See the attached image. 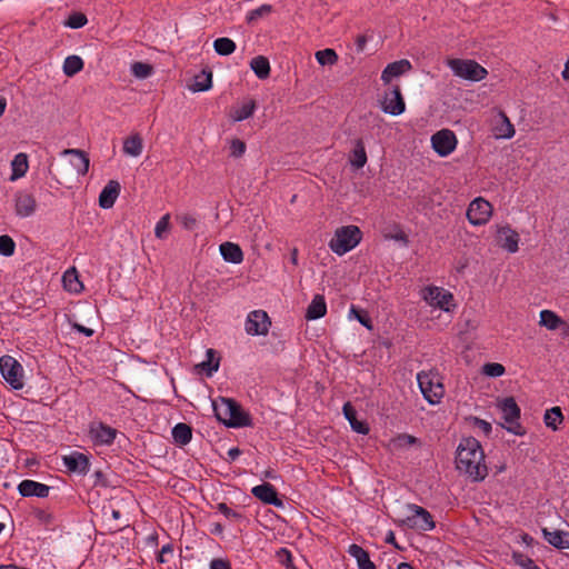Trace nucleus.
Wrapping results in <instances>:
<instances>
[{
	"label": "nucleus",
	"mask_w": 569,
	"mask_h": 569,
	"mask_svg": "<svg viewBox=\"0 0 569 569\" xmlns=\"http://www.w3.org/2000/svg\"><path fill=\"white\" fill-rule=\"evenodd\" d=\"M62 463L71 473L86 476L90 470L89 457L79 451L62 456Z\"/></svg>",
	"instance_id": "2eb2a0df"
},
{
	"label": "nucleus",
	"mask_w": 569,
	"mask_h": 569,
	"mask_svg": "<svg viewBox=\"0 0 569 569\" xmlns=\"http://www.w3.org/2000/svg\"><path fill=\"white\" fill-rule=\"evenodd\" d=\"M212 87V73L202 71L196 76L193 83L190 86V90L193 92L207 91Z\"/></svg>",
	"instance_id": "e433bc0d"
},
{
	"label": "nucleus",
	"mask_w": 569,
	"mask_h": 569,
	"mask_svg": "<svg viewBox=\"0 0 569 569\" xmlns=\"http://www.w3.org/2000/svg\"><path fill=\"white\" fill-rule=\"evenodd\" d=\"M142 148V140L138 134L127 138L123 142V152L131 157H139Z\"/></svg>",
	"instance_id": "c9c22d12"
},
{
	"label": "nucleus",
	"mask_w": 569,
	"mask_h": 569,
	"mask_svg": "<svg viewBox=\"0 0 569 569\" xmlns=\"http://www.w3.org/2000/svg\"><path fill=\"white\" fill-rule=\"evenodd\" d=\"M214 51L220 56H229L234 52L236 43L230 38H218L213 41Z\"/></svg>",
	"instance_id": "58836bf2"
},
{
	"label": "nucleus",
	"mask_w": 569,
	"mask_h": 569,
	"mask_svg": "<svg viewBox=\"0 0 569 569\" xmlns=\"http://www.w3.org/2000/svg\"><path fill=\"white\" fill-rule=\"evenodd\" d=\"M88 22L87 17L81 12L71 13L64 21V26L70 29H79L86 26Z\"/></svg>",
	"instance_id": "c03bdc74"
},
{
	"label": "nucleus",
	"mask_w": 569,
	"mask_h": 569,
	"mask_svg": "<svg viewBox=\"0 0 569 569\" xmlns=\"http://www.w3.org/2000/svg\"><path fill=\"white\" fill-rule=\"evenodd\" d=\"M271 322L269 316L263 310H253L248 313L244 330L250 336H264L269 331Z\"/></svg>",
	"instance_id": "4468645a"
},
{
	"label": "nucleus",
	"mask_w": 569,
	"mask_h": 569,
	"mask_svg": "<svg viewBox=\"0 0 569 569\" xmlns=\"http://www.w3.org/2000/svg\"><path fill=\"white\" fill-rule=\"evenodd\" d=\"M220 254L223 260L230 263L239 264L243 261V252L241 248L233 242H223L219 247Z\"/></svg>",
	"instance_id": "5701e85b"
},
{
	"label": "nucleus",
	"mask_w": 569,
	"mask_h": 569,
	"mask_svg": "<svg viewBox=\"0 0 569 569\" xmlns=\"http://www.w3.org/2000/svg\"><path fill=\"white\" fill-rule=\"evenodd\" d=\"M209 569H231V565L227 559L214 558L210 561Z\"/></svg>",
	"instance_id": "6e6d98bb"
},
{
	"label": "nucleus",
	"mask_w": 569,
	"mask_h": 569,
	"mask_svg": "<svg viewBox=\"0 0 569 569\" xmlns=\"http://www.w3.org/2000/svg\"><path fill=\"white\" fill-rule=\"evenodd\" d=\"M228 457L231 461H234L241 453L240 449L238 447H232L228 450Z\"/></svg>",
	"instance_id": "bf43d9fd"
},
{
	"label": "nucleus",
	"mask_w": 569,
	"mask_h": 569,
	"mask_svg": "<svg viewBox=\"0 0 569 569\" xmlns=\"http://www.w3.org/2000/svg\"><path fill=\"white\" fill-rule=\"evenodd\" d=\"M63 286L69 292H80L82 283L78 279V274L74 268L67 270L62 277Z\"/></svg>",
	"instance_id": "4c0bfd02"
},
{
	"label": "nucleus",
	"mask_w": 569,
	"mask_h": 569,
	"mask_svg": "<svg viewBox=\"0 0 569 569\" xmlns=\"http://www.w3.org/2000/svg\"><path fill=\"white\" fill-rule=\"evenodd\" d=\"M213 411L217 419L229 428L251 426L250 416L233 399L221 398L219 401H214Z\"/></svg>",
	"instance_id": "f03ea898"
},
{
	"label": "nucleus",
	"mask_w": 569,
	"mask_h": 569,
	"mask_svg": "<svg viewBox=\"0 0 569 569\" xmlns=\"http://www.w3.org/2000/svg\"><path fill=\"white\" fill-rule=\"evenodd\" d=\"M327 313V303L322 295H316L306 311L307 320H317Z\"/></svg>",
	"instance_id": "b1692460"
},
{
	"label": "nucleus",
	"mask_w": 569,
	"mask_h": 569,
	"mask_svg": "<svg viewBox=\"0 0 569 569\" xmlns=\"http://www.w3.org/2000/svg\"><path fill=\"white\" fill-rule=\"evenodd\" d=\"M16 213L20 218L31 217L37 209V201L31 193L18 192L14 199Z\"/></svg>",
	"instance_id": "6ab92c4d"
},
{
	"label": "nucleus",
	"mask_w": 569,
	"mask_h": 569,
	"mask_svg": "<svg viewBox=\"0 0 569 569\" xmlns=\"http://www.w3.org/2000/svg\"><path fill=\"white\" fill-rule=\"evenodd\" d=\"M207 366H208V373L209 375H211L212 372L217 371L218 368H219V363L218 362H216L213 365H211L210 361L201 363V367H203V368L207 367Z\"/></svg>",
	"instance_id": "052dcab7"
},
{
	"label": "nucleus",
	"mask_w": 569,
	"mask_h": 569,
	"mask_svg": "<svg viewBox=\"0 0 569 569\" xmlns=\"http://www.w3.org/2000/svg\"><path fill=\"white\" fill-rule=\"evenodd\" d=\"M348 553L356 559L359 569H376L375 563L370 560L369 553L359 545H350Z\"/></svg>",
	"instance_id": "a878e982"
},
{
	"label": "nucleus",
	"mask_w": 569,
	"mask_h": 569,
	"mask_svg": "<svg viewBox=\"0 0 569 569\" xmlns=\"http://www.w3.org/2000/svg\"><path fill=\"white\" fill-rule=\"evenodd\" d=\"M366 41H367V40H366V38H365V37H359V38L357 39V47H358V50H359V51H362V50H363V48H365V46H366Z\"/></svg>",
	"instance_id": "0e129e2a"
},
{
	"label": "nucleus",
	"mask_w": 569,
	"mask_h": 569,
	"mask_svg": "<svg viewBox=\"0 0 569 569\" xmlns=\"http://www.w3.org/2000/svg\"><path fill=\"white\" fill-rule=\"evenodd\" d=\"M562 420L563 416L559 407L547 410L543 417L545 425L552 430H557Z\"/></svg>",
	"instance_id": "ea45409f"
},
{
	"label": "nucleus",
	"mask_w": 569,
	"mask_h": 569,
	"mask_svg": "<svg viewBox=\"0 0 569 569\" xmlns=\"http://www.w3.org/2000/svg\"><path fill=\"white\" fill-rule=\"evenodd\" d=\"M349 318H355L367 329H372L371 320L368 315L359 311L355 306H351L349 310Z\"/></svg>",
	"instance_id": "8fccbe9b"
},
{
	"label": "nucleus",
	"mask_w": 569,
	"mask_h": 569,
	"mask_svg": "<svg viewBox=\"0 0 569 569\" xmlns=\"http://www.w3.org/2000/svg\"><path fill=\"white\" fill-rule=\"evenodd\" d=\"M78 330H79V331H81V332H83L87 337H90V336H92V333H93V330H92V329L86 328V327H83V326H79V327H78Z\"/></svg>",
	"instance_id": "69168bd1"
},
{
	"label": "nucleus",
	"mask_w": 569,
	"mask_h": 569,
	"mask_svg": "<svg viewBox=\"0 0 569 569\" xmlns=\"http://www.w3.org/2000/svg\"><path fill=\"white\" fill-rule=\"evenodd\" d=\"M14 241L9 236H0V254L10 257L14 252Z\"/></svg>",
	"instance_id": "de8ad7c7"
},
{
	"label": "nucleus",
	"mask_w": 569,
	"mask_h": 569,
	"mask_svg": "<svg viewBox=\"0 0 569 569\" xmlns=\"http://www.w3.org/2000/svg\"><path fill=\"white\" fill-rule=\"evenodd\" d=\"M88 433L94 446L108 447L113 443L117 430L101 421H93L89 425Z\"/></svg>",
	"instance_id": "ddd939ff"
},
{
	"label": "nucleus",
	"mask_w": 569,
	"mask_h": 569,
	"mask_svg": "<svg viewBox=\"0 0 569 569\" xmlns=\"http://www.w3.org/2000/svg\"><path fill=\"white\" fill-rule=\"evenodd\" d=\"M382 110L391 116H400L406 110V103L399 87H393L385 96Z\"/></svg>",
	"instance_id": "f3484780"
},
{
	"label": "nucleus",
	"mask_w": 569,
	"mask_h": 569,
	"mask_svg": "<svg viewBox=\"0 0 569 569\" xmlns=\"http://www.w3.org/2000/svg\"><path fill=\"white\" fill-rule=\"evenodd\" d=\"M419 389L430 405H438L445 396L442 379L437 371H420L417 373Z\"/></svg>",
	"instance_id": "7ed1b4c3"
},
{
	"label": "nucleus",
	"mask_w": 569,
	"mask_h": 569,
	"mask_svg": "<svg viewBox=\"0 0 569 569\" xmlns=\"http://www.w3.org/2000/svg\"><path fill=\"white\" fill-rule=\"evenodd\" d=\"M349 161L350 164L356 169H361L367 163V153L365 144L361 140H357Z\"/></svg>",
	"instance_id": "473e14b6"
},
{
	"label": "nucleus",
	"mask_w": 569,
	"mask_h": 569,
	"mask_svg": "<svg viewBox=\"0 0 569 569\" xmlns=\"http://www.w3.org/2000/svg\"><path fill=\"white\" fill-rule=\"evenodd\" d=\"M470 421L472 423V426L475 428H477L478 430H480L485 436H489L491 430H492V427H491V423L483 420V419H480L478 417H471L470 418Z\"/></svg>",
	"instance_id": "603ef678"
},
{
	"label": "nucleus",
	"mask_w": 569,
	"mask_h": 569,
	"mask_svg": "<svg viewBox=\"0 0 569 569\" xmlns=\"http://www.w3.org/2000/svg\"><path fill=\"white\" fill-rule=\"evenodd\" d=\"M397 569H413L411 565L407 562H401Z\"/></svg>",
	"instance_id": "774afa93"
},
{
	"label": "nucleus",
	"mask_w": 569,
	"mask_h": 569,
	"mask_svg": "<svg viewBox=\"0 0 569 569\" xmlns=\"http://www.w3.org/2000/svg\"><path fill=\"white\" fill-rule=\"evenodd\" d=\"M0 569H23L14 563L0 565Z\"/></svg>",
	"instance_id": "338daca9"
},
{
	"label": "nucleus",
	"mask_w": 569,
	"mask_h": 569,
	"mask_svg": "<svg viewBox=\"0 0 569 569\" xmlns=\"http://www.w3.org/2000/svg\"><path fill=\"white\" fill-rule=\"evenodd\" d=\"M492 216V206L486 199H473L467 209V219L472 226L486 224Z\"/></svg>",
	"instance_id": "1a4fd4ad"
},
{
	"label": "nucleus",
	"mask_w": 569,
	"mask_h": 569,
	"mask_svg": "<svg viewBox=\"0 0 569 569\" xmlns=\"http://www.w3.org/2000/svg\"><path fill=\"white\" fill-rule=\"evenodd\" d=\"M0 372L3 379L16 390H20L24 386L23 367L11 356H2L0 358Z\"/></svg>",
	"instance_id": "0eeeda50"
},
{
	"label": "nucleus",
	"mask_w": 569,
	"mask_h": 569,
	"mask_svg": "<svg viewBox=\"0 0 569 569\" xmlns=\"http://www.w3.org/2000/svg\"><path fill=\"white\" fill-rule=\"evenodd\" d=\"M497 408L499 409L501 419L505 422L502 427L512 435L522 436L525 433V429L519 422L521 411L516 400L512 397L498 399Z\"/></svg>",
	"instance_id": "39448f33"
},
{
	"label": "nucleus",
	"mask_w": 569,
	"mask_h": 569,
	"mask_svg": "<svg viewBox=\"0 0 569 569\" xmlns=\"http://www.w3.org/2000/svg\"><path fill=\"white\" fill-rule=\"evenodd\" d=\"M458 140L453 131L441 129L431 136V146L440 157H448L457 148Z\"/></svg>",
	"instance_id": "f8f14e48"
},
{
	"label": "nucleus",
	"mask_w": 569,
	"mask_h": 569,
	"mask_svg": "<svg viewBox=\"0 0 569 569\" xmlns=\"http://www.w3.org/2000/svg\"><path fill=\"white\" fill-rule=\"evenodd\" d=\"M513 560L522 569H540L531 558L523 553L515 552Z\"/></svg>",
	"instance_id": "09e8293b"
},
{
	"label": "nucleus",
	"mask_w": 569,
	"mask_h": 569,
	"mask_svg": "<svg viewBox=\"0 0 569 569\" xmlns=\"http://www.w3.org/2000/svg\"><path fill=\"white\" fill-rule=\"evenodd\" d=\"M29 164H28V157L26 153H18L14 156V158L11 161V169L12 173L10 177L11 181H16L23 177L28 171Z\"/></svg>",
	"instance_id": "7c9ffc66"
},
{
	"label": "nucleus",
	"mask_w": 569,
	"mask_h": 569,
	"mask_svg": "<svg viewBox=\"0 0 569 569\" xmlns=\"http://www.w3.org/2000/svg\"><path fill=\"white\" fill-rule=\"evenodd\" d=\"M50 489L48 485L29 479L22 480L18 485V491L22 497L46 498L49 496Z\"/></svg>",
	"instance_id": "aec40b11"
},
{
	"label": "nucleus",
	"mask_w": 569,
	"mask_h": 569,
	"mask_svg": "<svg viewBox=\"0 0 569 569\" xmlns=\"http://www.w3.org/2000/svg\"><path fill=\"white\" fill-rule=\"evenodd\" d=\"M561 333L563 337L569 338V319L563 320L562 326H561Z\"/></svg>",
	"instance_id": "e2e57ef3"
},
{
	"label": "nucleus",
	"mask_w": 569,
	"mask_h": 569,
	"mask_svg": "<svg viewBox=\"0 0 569 569\" xmlns=\"http://www.w3.org/2000/svg\"><path fill=\"white\" fill-rule=\"evenodd\" d=\"M279 557L281 559V562L286 566V568L288 569L292 563V555L291 552L286 549V548H281L280 551H279Z\"/></svg>",
	"instance_id": "13d9d810"
},
{
	"label": "nucleus",
	"mask_w": 569,
	"mask_h": 569,
	"mask_svg": "<svg viewBox=\"0 0 569 569\" xmlns=\"http://www.w3.org/2000/svg\"><path fill=\"white\" fill-rule=\"evenodd\" d=\"M408 509L411 515L406 518L405 522L409 528L430 531L436 527V523L427 509L413 503L408 505Z\"/></svg>",
	"instance_id": "9b49d317"
},
{
	"label": "nucleus",
	"mask_w": 569,
	"mask_h": 569,
	"mask_svg": "<svg viewBox=\"0 0 569 569\" xmlns=\"http://www.w3.org/2000/svg\"><path fill=\"white\" fill-rule=\"evenodd\" d=\"M412 66L409 60L401 59L389 63L381 73V80L385 84L391 82L393 78L400 77L411 70Z\"/></svg>",
	"instance_id": "412c9836"
},
{
	"label": "nucleus",
	"mask_w": 569,
	"mask_h": 569,
	"mask_svg": "<svg viewBox=\"0 0 569 569\" xmlns=\"http://www.w3.org/2000/svg\"><path fill=\"white\" fill-rule=\"evenodd\" d=\"M497 241L499 246L509 253H516L519 250V233L509 224L497 226Z\"/></svg>",
	"instance_id": "dca6fc26"
},
{
	"label": "nucleus",
	"mask_w": 569,
	"mask_h": 569,
	"mask_svg": "<svg viewBox=\"0 0 569 569\" xmlns=\"http://www.w3.org/2000/svg\"><path fill=\"white\" fill-rule=\"evenodd\" d=\"M251 493L263 503L278 508L283 507V501L278 497L277 490L268 482L254 486Z\"/></svg>",
	"instance_id": "a211bd4d"
},
{
	"label": "nucleus",
	"mask_w": 569,
	"mask_h": 569,
	"mask_svg": "<svg viewBox=\"0 0 569 569\" xmlns=\"http://www.w3.org/2000/svg\"><path fill=\"white\" fill-rule=\"evenodd\" d=\"M361 237V231L357 226L340 227L329 241V248L336 254L343 256L359 244Z\"/></svg>",
	"instance_id": "20e7f679"
},
{
	"label": "nucleus",
	"mask_w": 569,
	"mask_h": 569,
	"mask_svg": "<svg viewBox=\"0 0 569 569\" xmlns=\"http://www.w3.org/2000/svg\"><path fill=\"white\" fill-rule=\"evenodd\" d=\"M505 371V367L498 362H489L482 367V373L492 378L501 377Z\"/></svg>",
	"instance_id": "49530a36"
},
{
	"label": "nucleus",
	"mask_w": 569,
	"mask_h": 569,
	"mask_svg": "<svg viewBox=\"0 0 569 569\" xmlns=\"http://www.w3.org/2000/svg\"><path fill=\"white\" fill-rule=\"evenodd\" d=\"M181 226L187 230H192L197 226V219L191 214H183L180 217Z\"/></svg>",
	"instance_id": "4d7b16f0"
},
{
	"label": "nucleus",
	"mask_w": 569,
	"mask_h": 569,
	"mask_svg": "<svg viewBox=\"0 0 569 569\" xmlns=\"http://www.w3.org/2000/svg\"><path fill=\"white\" fill-rule=\"evenodd\" d=\"M490 129L495 139L509 140L515 137L516 129L502 110H495L490 118Z\"/></svg>",
	"instance_id": "9d476101"
},
{
	"label": "nucleus",
	"mask_w": 569,
	"mask_h": 569,
	"mask_svg": "<svg viewBox=\"0 0 569 569\" xmlns=\"http://www.w3.org/2000/svg\"><path fill=\"white\" fill-rule=\"evenodd\" d=\"M546 541L558 549L569 548V532L561 530L549 531L548 529L542 530Z\"/></svg>",
	"instance_id": "bb28decb"
},
{
	"label": "nucleus",
	"mask_w": 569,
	"mask_h": 569,
	"mask_svg": "<svg viewBox=\"0 0 569 569\" xmlns=\"http://www.w3.org/2000/svg\"><path fill=\"white\" fill-rule=\"evenodd\" d=\"M83 69V60L76 54L68 56L62 66L66 76L73 77Z\"/></svg>",
	"instance_id": "f704fd0d"
},
{
	"label": "nucleus",
	"mask_w": 569,
	"mask_h": 569,
	"mask_svg": "<svg viewBox=\"0 0 569 569\" xmlns=\"http://www.w3.org/2000/svg\"><path fill=\"white\" fill-rule=\"evenodd\" d=\"M316 59L321 66H332L337 62L338 56L333 49H323L316 52Z\"/></svg>",
	"instance_id": "a19ab883"
},
{
	"label": "nucleus",
	"mask_w": 569,
	"mask_h": 569,
	"mask_svg": "<svg viewBox=\"0 0 569 569\" xmlns=\"http://www.w3.org/2000/svg\"><path fill=\"white\" fill-rule=\"evenodd\" d=\"M62 154H69L72 157L71 164L74 167L78 173L84 174L89 169V159L86 153L78 149H66Z\"/></svg>",
	"instance_id": "cd10ccee"
},
{
	"label": "nucleus",
	"mask_w": 569,
	"mask_h": 569,
	"mask_svg": "<svg viewBox=\"0 0 569 569\" xmlns=\"http://www.w3.org/2000/svg\"><path fill=\"white\" fill-rule=\"evenodd\" d=\"M172 438L173 441L179 446H186L191 441L192 438V430L191 428L183 422L177 423L172 428Z\"/></svg>",
	"instance_id": "2f4dec72"
},
{
	"label": "nucleus",
	"mask_w": 569,
	"mask_h": 569,
	"mask_svg": "<svg viewBox=\"0 0 569 569\" xmlns=\"http://www.w3.org/2000/svg\"><path fill=\"white\" fill-rule=\"evenodd\" d=\"M217 509L220 513H222L226 518L232 520H241L243 516L231 508H229L224 502H220L217 505Z\"/></svg>",
	"instance_id": "3c124183"
},
{
	"label": "nucleus",
	"mask_w": 569,
	"mask_h": 569,
	"mask_svg": "<svg viewBox=\"0 0 569 569\" xmlns=\"http://www.w3.org/2000/svg\"><path fill=\"white\" fill-rule=\"evenodd\" d=\"M447 66L456 77L468 81H481L488 74L482 66L470 59H449Z\"/></svg>",
	"instance_id": "423d86ee"
},
{
	"label": "nucleus",
	"mask_w": 569,
	"mask_h": 569,
	"mask_svg": "<svg viewBox=\"0 0 569 569\" xmlns=\"http://www.w3.org/2000/svg\"><path fill=\"white\" fill-rule=\"evenodd\" d=\"M246 152V143L239 139H233L230 142V156L240 158Z\"/></svg>",
	"instance_id": "864d4df0"
},
{
	"label": "nucleus",
	"mask_w": 569,
	"mask_h": 569,
	"mask_svg": "<svg viewBox=\"0 0 569 569\" xmlns=\"http://www.w3.org/2000/svg\"><path fill=\"white\" fill-rule=\"evenodd\" d=\"M223 532V526L221 523H213L211 528V533L220 536Z\"/></svg>",
	"instance_id": "680f3d73"
},
{
	"label": "nucleus",
	"mask_w": 569,
	"mask_h": 569,
	"mask_svg": "<svg viewBox=\"0 0 569 569\" xmlns=\"http://www.w3.org/2000/svg\"><path fill=\"white\" fill-rule=\"evenodd\" d=\"M256 110V102L252 99L243 101L241 104L234 107L231 111L233 121L239 122L250 118Z\"/></svg>",
	"instance_id": "c85d7f7f"
},
{
	"label": "nucleus",
	"mask_w": 569,
	"mask_h": 569,
	"mask_svg": "<svg viewBox=\"0 0 569 569\" xmlns=\"http://www.w3.org/2000/svg\"><path fill=\"white\" fill-rule=\"evenodd\" d=\"M418 442V439L413 436L402 433L391 440V446L395 449H403L413 446Z\"/></svg>",
	"instance_id": "37998d69"
},
{
	"label": "nucleus",
	"mask_w": 569,
	"mask_h": 569,
	"mask_svg": "<svg viewBox=\"0 0 569 569\" xmlns=\"http://www.w3.org/2000/svg\"><path fill=\"white\" fill-rule=\"evenodd\" d=\"M271 10V7L268 4H263L248 13V20L253 21L260 17H262L266 13H269Z\"/></svg>",
	"instance_id": "5fc2aeb1"
},
{
	"label": "nucleus",
	"mask_w": 569,
	"mask_h": 569,
	"mask_svg": "<svg viewBox=\"0 0 569 569\" xmlns=\"http://www.w3.org/2000/svg\"><path fill=\"white\" fill-rule=\"evenodd\" d=\"M539 318V325L548 330L555 331L561 329L563 319H561L556 312L545 309L540 311Z\"/></svg>",
	"instance_id": "c756f323"
},
{
	"label": "nucleus",
	"mask_w": 569,
	"mask_h": 569,
	"mask_svg": "<svg viewBox=\"0 0 569 569\" xmlns=\"http://www.w3.org/2000/svg\"><path fill=\"white\" fill-rule=\"evenodd\" d=\"M421 297L430 307L446 312L455 307L453 295L441 287L428 286L421 290Z\"/></svg>",
	"instance_id": "6e6552de"
},
{
	"label": "nucleus",
	"mask_w": 569,
	"mask_h": 569,
	"mask_svg": "<svg viewBox=\"0 0 569 569\" xmlns=\"http://www.w3.org/2000/svg\"><path fill=\"white\" fill-rule=\"evenodd\" d=\"M457 469L467 475L472 481H482L488 475L485 453L480 442L473 438H463L456 457Z\"/></svg>",
	"instance_id": "f257e3e1"
},
{
	"label": "nucleus",
	"mask_w": 569,
	"mask_h": 569,
	"mask_svg": "<svg viewBox=\"0 0 569 569\" xmlns=\"http://www.w3.org/2000/svg\"><path fill=\"white\" fill-rule=\"evenodd\" d=\"M342 411L345 418L349 421L350 427L355 432L360 435H367L369 432L367 422L357 419V412L349 402L343 405Z\"/></svg>",
	"instance_id": "393cba45"
},
{
	"label": "nucleus",
	"mask_w": 569,
	"mask_h": 569,
	"mask_svg": "<svg viewBox=\"0 0 569 569\" xmlns=\"http://www.w3.org/2000/svg\"><path fill=\"white\" fill-rule=\"evenodd\" d=\"M250 67L259 79H266L270 74V63L266 57H254L250 62Z\"/></svg>",
	"instance_id": "72a5a7b5"
},
{
	"label": "nucleus",
	"mask_w": 569,
	"mask_h": 569,
	"mask_svg": "<svg viewBox=\"0 0 569 569\" xmlns=\"http://www.w3.org/2000/svg\"><path fill=\"white\" fill-rule=\"evenodd\" d=\"M120 183L116 180H110L101 190L99 194V206L103 209L113 207L116 200L120 194Z\"/></svg>",
	"instance_id": "4be33fe9"
},
{
	"label": "nucleus",
	"mask_w": 569,
	"mask_h": 569,
	"mask_svg": "<svg viewBox=\"0 0 569 569\" xmlns=\"http://www.w3.org/2000/svg\"><path fill=\"white\" fill-rule=\"evenodd\" d=\"M170 227V214L162 216L154 227V236L158 239H164Z\"/></svg>",
	"instance_id": "a18cd8bd"
},
{
	"label": "nucleus",
	"mask_w": 569,
	"mask_h": 569,
	"mask_svg": "<svg viewBox=\"0 0 569 569\" xmlns=\"http://www.w3.org/2000/svg\"><path fill=\"white\" fill-rule=\"evenodd\" d=\"M131 73L138 79H147L153 73V68L149 63L134 62L131 64Z\"/></svg>",
	"instance_id": "79ce46f5"
}]
</instances>
